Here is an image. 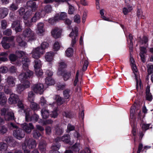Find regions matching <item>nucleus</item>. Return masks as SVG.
<instances>
[{
  "instance_id": "39448f33",
  "label": "nucleus",
  "mask_w": 153,
  "mask_h": 153,
  "mask_svg": "<svg viewBox=\"0 0 153 153\" xmlns=\"http://www.w3.org/2000/svg\"><path fill=\"white\" fill-rule=\"evenodd\" d=\"M13 135L17 139L20 140L24 137L25 134L22 129L18 128L13 131Z\"/></svg>"
},
{
  "instance_id": "603ef678",
  "label": "nucleus",
  "mask_w": 153,
  "mask_h": 153,
  "mask_svg": "<svg viewBox=\"0 0 153 153\" xmlns=\"http://www.w3.org/2000/svg\"><path fill=\"white\" fill-rule=\"evenodd\" d=\"M9 16L11 21L16 20L17 17V16L15 14V13L14 12H10Z\"/></svg>"
},
{
  "instance_id": "6ab92c4d",
  "label": "nucleus",
  "mask_w": 153,
  "mask_h": 153,
  "mask_svg": "<svg viewBox=\"0 0 153 153\" xmlns=\"http://www.w3.org/2000/svg\"><path fill=\"white\" fill-rule=\"evenodd\" d=\"M60 73L61 74H60L62 75L65 81L68 80L71 75V72L70 71H67L66 70H63L62 72Z\"/></svg>"
},
{
  "instance_id": "a211bd4d",
  "label": "nucleus",
  "mask_w": 153,
  "mask_h": 153,
  "mask_svg": "<svg viewBox=\"0 0 153 153\" xmlns=\"http://www.w3.org/2000/svg\"><path fill=\"white\" fill-rule=\"evenodd\" d=\"M65 99L59 95H56L55 96V100L57 105L58 106H60L63 104L65 102Z\"/></svg>"
},
{
  "instance_id": "5701e85b",
  "label": "nucleus",
  "mask_w": 153,
  "mask_h": 153,
  "mask_svg": "<svg viewBox=\"0 0 153 153\" xmlns=\"http://www.w3.org/2000/svg\"><path fill=\"white\" fill-rule=\"evenodd\" d=\"M7 98L5 96L4 93L1 92H0V104L1 105H4L6 103Z\"/></svg>"
},
{
  "instance_id": "3c124183",
  "label": "nucleus",
  "mask_w": 153,
  "mask_h": 153,
  "mask_svg": "<svg viewBox=\"0 0 153 153\" xmlns=\"http://www.w3.org/2000/svg\"><path fill=\"white\" fill-rule=\"evenodd\" d=\"M147 71L148 74H149L153 73V65L148 64L147 65Z\"/></svg>"
},
{
  "instance_id": "6e6552de",
  "label": "nucleus",
  "mask_w": 153,
  "mask_h": 153,
  "mask_svg": "<svg viewBox=\"0 0 153 153\" xmlns=\"http://www.w3.org/2000/svg\"><path fill=\"white\" fill-rule=\"evenodd\" d=\"M21 127L27 133L31 132L32 130L34 128L33 126L31 123H30L28 124L24 123L21 124Z\"/></svg>"
},
{
  "instance_id": "473e14b6",
  "label": "nucleus",
  "mask_w": 153,
  "mask_h": 153,
  "mask_svg": "<svg viewBox=\"0 0 153 153\" xmlns=\"http://www.w3.org/2000/svg\"><path fill=\"white\" fill-rule=\"evenodd\" d=\"M45 83L48 85H52L54 84L55 81L52 77H47L45 79Z\"/></svg>"
},
{
  "instance_id": "a19ab883",
  "label": "nucleus",
  "mask_w": 153,
  "mask_h": 153,
  "mask_svg": "<svg viewBox=\"0 0 153 153\" xmlns=\"http://www.w3.org/2000/svg\"><path fill=\"white\" fill-rule=\"evenodd\" d=\"M30 107L33 110L35 111L39 108V105L33 101L30 102Z\"/></svg>"
},
{
  "instance_id": "13d9d810",
  "label": "nucleus",
  "mask_w": 153,
  "mask_h": 153,
  "mask_svg": "<svg viewBox=\"0 0 153 153\" xmlns=\"http://www.w3.org/2000/svg\"><path fill=\"white\" fill-rule=\"evenodd\" d=\"M35 70V73L36 75L38 76H42L43 74L42 71L40 69L38 68Z\"/></svg>"
},
{
  "instance_id": "4d7b16f0",
  "label": "nucleus",
  "mask_w": 153,
  "mask_h": 153,
  "mask_svg": "<svg viewBox=\"0 0 153 153\" xmlns=\"http://www.w3.org/2000/svg\"><path fill=\"white\" fill-rule=\"evenodd\" d=\"M4 140L7 143L10 144L11 143H13L14 140L12 137H6Z\"/></svg>"
},
{
  "instance_id": "7c9ffc66",
  "label": "nucleus",
  "mask_w": 153,
  "mask_h": 153,
  "mask_svg": "<svg viewBox=\"0 0 153 153\" xmlns=\"http://www.w3.org/2000/svg\"><path fill=\"white\" fill-rule=\"evenodd\" d=\"M25 89V88L23 85L20 84L16 85V91L17 93L21 94Z\"/></svg>"
},
{
  "instance_id": "09e8293b",
  "label": "nucleus",
  "mask_w": 153,
  "mask_h": 153,
  "mask_svg": "<svg viewBox=\"0 0 153 153\" xmlns=\"http://www.w3.org/2000/svg\"><path fill=\"white\" fill-rule=\"evenodd\" d=\"M73 53V51L71 48H68L66 51V55L68 57L72 56Z\"/></svg>"
},
{
  "instance_id": "79ce46f5",
  "label": "nucleus",
  "mask_w": 153,
  "mask_h": 153,
  "mask_svg": "<svg viewBox=\"0 0 153 153\" xmlns=\"http://www.w3.org/2000/svg\"><path fill=\"white\" fill-rule=\"evenodd\" d=\"M57 18V16L55 15L53 18L49 19V23L52 25H54L56 22L58 21Z\"/></svg>"
},
{
  "instance_id": "2f4dec72",
  "label": "nucleus",
  "mask_w": 153,
  "mask_h": 153,
  "mask_svg": "<svg viewBox=\"0 0 153 153\" xmlns=\"http://www.w3.org/2000/svg\"><path fill=\"white\" fill-rule=\"evenodd\" d=\"M127 7H124L122 9V11L124 15H127L128 13L130 12L133 9L132 7L130 6H127Z\"/></svg>"
},
{
  "instance_id": "412c9836",
  "label": "nucleus",
  "mask_w": 153,
  "mask_h": 153,
  "mask_svg": "<svg viewBox=\"0 0 153 153\" xmlns=\"http://www.w3.org/2000/svg\"><path fill=\"white\" fill-rule=\"evenodd\" d=\"M8 10L5 8H0V19H3L8 14Z\"/></svg>"
},
{
  "instance_id": "8fccbe9b",
  "label": "nucleus",
  "mask_w": 153,
  "mask_h": 153,
  "mask_svg": "<svg viewBox=\"0 0 153 153\" xmlns=\"http://www.w3.org/2000/svg\"><path fill=\"white\" fill-rule=\"evenodd\" d=\"M9 8L10 10L13 11L16 10L18 9V5L13 3L9 7Z\"/></svg>"
},
{
  "instance_id": "bb28decb",
  "label": "nucleus",
  "mask_w": 153,
  "mask_h": 153,
  "mask_svg": "<svg viewBox=\"0 0 153 153\" xmlns=\"http://www.w3.org/2000/svg\"><path fill=\"white\" fill-rule=\"evenodd\" d=\"M63 94L65 99H68L71 94V90L69 88H67L64 90L63 91Z\"/></svg>"
},
{
  "instance_id": "f257e3e1",
  "label": "nucleus",
  "mask_w": 153,
  "mask_h": 153,
  "mask_svg": "<svg viewBox=\"0 0 153 153\" xmlns=\"http://www.w3.org/2000/svg\"><path fill=\"white\" fill-rule=\"evenodd\" d=\"M24 70L25 71L26 70V71L25 72H22L19 76V78L21 82L30 78L33 75V72L28 70V69Z\"/></svg>"
},
{
  "instance_id": "e433bc0d",
  "label": "nucleus",
  "mask_w": 153,
  "mask_h": 153,
  "mask_svg": "<svg viewBox=\"0 0 153 153\" xmlns=\"http://www.w3.org/2000/svg\"><path fill=\"white\" fill-rule=\"evenodd\" d=\"M10 87L7 85H5L4 87V92L7 94H10V95L13 93L12 92V89L10 88Z\"/></svg>"
},
{
  "instance_id": "dca6fc26",
  "label": "nucleus",
  "mask_w": 153,
  "mask_h": 153,
  "mask_svg": "<svg viewBox=\"0 0 153 153\" xmlns=\"http://www.w3.org/2000/svg\"><path fill=\"white\" fill-rule=\"evenodd\" d=\"M22 23V22L19 20L14 21L12 24L11 27L14 29H23Z\"/></svg>"
},
{
  "instance_id": "7ed1b4c3",
  "label": "nucleus",
  "mask_w": 153,
  "mask_h": 153,
  "mask_svg": "<svg viewBox=\"0 0 153 153\" xmlns=\"http://www.w3.org/2000/svg\"><path fill=\"white\" fill-rule=\"evenodd\" d=\"M22 145H25L30 149L35 148L36 146V140L32 138H27L26 139L25 143Z\"/></svg>"
},
{
  "instance_id": "20e7f679",
  "label": "nucleus",
  "mask_w": 153,
  "mask_h": 153,
  "mask_svg": "<svg viewBox=\"0 0 153 153\" xmlns=\"http://www.w3.org/2000/svg\"><path fill=\"white\" fill-rule=\"evenodd\" d=\"M44 53V51L41 50L40 47H38L34 49L31 53L33 58L37 59L39 58L41 55Z\"/></svg>"
},
{
  "instance_id": "de8ad7c7",
  "label": "nucleus",
  "mask_w": 153,
  "mask_h": 153,
  "mask_svg": "<svg viewBox=\"0 0 153 153\" xmlns=\"http://www.w3.org/2000/svg\"><path fill=\"white\" fill-rule=\"evenodd\" d=\"M135 76L136 80V88L137 90H138V84L139 85L140 88V89H141L142 88V83L141 82V80L140 79L139 80L137 79V76L136 74H135Z\"/></svg>"
},
{
  "instance_id": "c03bdc74",
  "label": "nucleus",
  "mask_w": 153,
  "mask_h": 153,
  "mask_svg": "<svg viewBox=\"0 0 153 153\" xmlns=\"http://www.w3.org/2000/svg\"><path fill=\"white\" fill-rule=\"evenodd\" d=\"M61 140L65 143H68L70 141L69 135H64L62 137Z\"/></svg>"
},
{
  "instance_id": "0e129e2a",
  "label": "nucleus",
  "mask_w": 153,
  "mask_h": 153,
  "mask_svg": "<svg viewBox=\"0 0 153 153\" xmlns=\"http://www.w3.org/2000/svg\"><path fill=\"white\" fill-rule=\"evenodd\" d=\"M84 64L82 67V71H85L87 69L88 64V61L86 60H84Z\"/></svg>"
},
{
  "instance_id": "ddd939ff",
  "label": "nucleus",
  "mask_w": 153,
  "mask_h": 153,
  "mask_svg": "<svg viewBox=\"0 0 153 153\" xmlns=\"http://www.w3.org/2000/svg\"><path fill=\"white\" fill-rule=\"evenodd\" d=\"M78 35V30L77 29H72V31L69 35V36L71 37H74V38H72V45L73 46V45L76 43L77 40V37Z\"/></svg>"
},
{
  "instance_id": "5fc2aeb1",
  "label": "nucleus",
  "mask_w": 153,
  "mask_h": 153,
  "mask_svg": "<svg viewBox=\"0 0 153 153\" xmlns=\"http://www.w3.org/2000/svg\"><path fill=\"white\" fill-rule=\"evenodd\" d=\"M66 86L65 84H62L60 83H58L57 84V89L58 90H63L65 88Z\"/></svg>"
},
{
  "instance_id": "680f3d73",
  "label": "nucleus",
  "mask_w": 153,
  "mask_h": 153,
  "mask_svg": "<svg viewBox=\"0 0 153 153\" xmlns=\"http://www.w3.org/2000/svg\"><path fill=\"white\" fill-rule=\"evenodd\" d=\"M44 9L45 11L47 13L50 12L52 10L51 6L50 4L47 5L45 7Z\"/></svg>"
},
{
  "instance_id": "bf43d9fd",
  "label": "nucleus",
  "mask_w": 153,
  "mask_h": 153,
  "mask_svg": "<svg viewBox=\"0 0 153 153\" xmlns=\"http://www.w3.org/2000/svg\"><path fill=\"white\" fill-rule=\"evenodd\" d=\"M74 22L78 24L80 23V16L78 15H75L74 17Z\"/></svg>"
},
{
  "instance_id": "864d4df0",
  "label": "nucleus",
  "mask_w": 153,
  "mask_h": 153,
  "mask_svg": "<svg viewBox=\"0 0 153 153\" xmlns=\"http://www.w3.org/2000/svg\"><path fill=\"white\" fill-rule=\"evenodd\" d=\"M68 4L69 5V9L68 10V13L69 14H72L74 13V7L69 3L67 2Z\"/></svg>"
},
{
  "instance_id": "72a5a7b5",
  "label": "nucleus",
  "mask_w": 153,
  "mask_h": 153,
  "mask_svg": "<svg viewBox=\"0 0 153 153\" xmlns=\"http://www.w3.org/2000/svg\"><path fill=\"white\" fill-rule=\"evenodd\" d=\"M70 0H45L44 2L45 3L47 4L52 3L54 1L58 4H60L61 3H63L64 2H67Z\"/></svg>"
},
{
  "instance_id": "cd10ccee",
  "label": "nucleus",
  "mask_w": 153,
  "mask_h": 153,
  "mask_svg": "<svg viewBox=\"0 0 153 153\" xmlns=\"http://www.w3.org/2000/svg\"><path fill=\"white\" fill-rule=\"evenodd\" d=\"M56 15L57 16V18L58 21L59 20H62L67 17V13L64 12H61L60 14L57 13Z\"/></svg>"
},
{
  "instance_id": "4be33fe9",
  "label": "nucleus",
  "mask_w": 153,
  "mask_h": 153,
  "mask_svg": "<svg viewBox=\"0 0 153 153\" xmlns=\"http://www.w3.org/2000/svg\"><path fill=\"white\" fill-rule=\"evenodd\" d=\"M30 62V59L26 56L24 57L22 59V62L23 64V69H28V63L29 62Z\"/></svg>"
},
{
  "instance_id": "37998d69",
  "label": "nucleus",
  "mask_w": 153,
  "mask_h": 153,
  "mask_svg": "<svg viewBox=\"0 0 153 153\" xmlns=\"http://www.w3.org/2000/svg\"><path fill=\"white\" fill-rule=\"evenodd\" d=\"M39 118L38 115L36 114H34L30 117V121H32L34 122H36L38 121Z\"/></svg>"
},
{
  "instance_id": "aec40b11",
  "label": "nucleus",
  "mask_w": 153,
  "mask_h": 153,
  "mask_svg": "<svg viewBox=\"0 0 153 153\" xmlns=\"http://www.w3.org/2000/svg\"><path fill=\"white\" fill-rule=\"evenodd\" d=\"M61 33V31L60 29H53L51 32L52 36L55 39L60 37Z\"/></svg>"
},
{
  "instance_id": "a18cd8bd",
  "label": "nucleus",
  "mask_w": 153,
  "mask_h": 153,
  "mask_svg": "<svg viewBox=\"0 0 153 153\" xmlns=\"http://www.w3.org/2000/svg\"><path fill=\"white\" fill-rule=\"evenodd\" d=\"M56 133L58 135H60L63 133V130L59 127L58 125H56L55 127Z\"/></svg>"
},
{
  "instance_id": "9d476101",
  "label": "nucleus",
  "mask_w": 153,
  "mask_h": 153,
  "mask_svg": "<svg viewBox=\"0 0 153 153\" xmlns=\"http://www.w3.org/2000/svg\"><path fill=\"white\" fill-rule=\"evenodd\" d=\"M18 12L20 16H22L24 15L23 17L25 20H27L29 16L30 15V13L28 12L27 11L25 12V9L23 7H21L17 11V12Z\"/></svg>"
},
{
  "instance_id": "c756f323",
  "label": "nucleus",
  "mask_w": 153,
  "mask_h": 153,
  "mask_svg": "<svg viewBox=\"0 0 153 153\" xmlns=\"http://www.w3.org/2000/svg\"><path fill=\"white\" fill-rule=\"evenodd\" d=\"M6 38H3V40L1 42L2 46L5 49H7L10 47V45L9 42L7 41Z\"/></svg>"
},
{
  "instance_id": "ea45409f",
  "label": "nucleus",
  "mask_w": 153,
  "mask_h": 153,
  "mask_svg": "<svg viewBox=\"0 0 153 153\" xmlns=\"http://www.w3.org/2000/svg\"><path fill=\"white\" fill-rule=\"evenodd\" d=\"M32 134L33 137L36 139H38L41 135L39 132L36 129L34 130L33 131Z\"/></svg>"
},
{
  "instance_id": "f704fd0d",
  "label": "nucleus",
  "mask_w": 153,
  "mask_h": 153,
  "mask_svg": "<svg viewBox=\"0 0 153 153\" xmlns=\"http://www.w3.org/2000/svg\"><path fill=\"white\" fill-rule=\"evenodd\" d=\"M16 41L19 45L21 46L24 47L26 44V43L23 41L20 36H18L17 37Z\"/></svg>"
},
{
  "instance_id": "b1692460",
  "label": "nucleus",
  "mask_w": 153,
  "mask_h": 153,
  "mask_svg": "<svg viewBox=\"0 0 153 153\" xmlns=\"http://www.w3.org/2000/svg\"><path fill=\"white\" fill-rule=\"evenodd\" d=\"M54 56V53L53 52H48L45 55V59L47 61L51 62L53 60Z\"/></svg>"
},
{
  "instance_id": "338daca9",
  "label": "nucleus",
  "mask_w": 153,
  "mask_h": 153,
  "mask_svg": "<svg viewBox=\"0 0 153 153\" xmlns=\"http://www.w3.org/2000/svg\"><path fill=\"white\" fill-rule=\"evenodd\" d=\"M60 47L59 43L57 42H56L54 44L53 48L55 51H58Z\"/></svg>"
},
{
  "instance_id": "1a4fd4ad",
  "label": "nucleus",
  "mask_w": 153,
  "mask_h": 153,
  "mask_svg": "<svg viewBox=\"0 0 153 153\" xmlns=\"http://www.w3.org/2000/svg\"><path fill=\"white\" fill-rule=\"evenodd\" d=\"M6 80L7 85L9 86L10 87H13L15 86L16 78L14 77L11 76H9L7 78Z\"/></svg>"
},
{
  "instance_id": "423d86ee",
  "label": "nucleus",
  "mask_w": 153,
  "mask_h": 153,
  "mask_svg": "<svg viewBox=\"0 0 153 153\" xmlns=\"http://www.w3.org/2000/svg\"><path fill=\"white\" fill-rule=\"evenodd\" d=\"M32 89L34 92L42 94L44 91V86L42 84H36L33 85Z\"/></svg>"
},
{
  "instance_id": "c85d7f7f",
  "label": "nucleus",
  "mask_w": 153,
  "mask_h": 153,
  "mask_svg": "<svg viewBox=\"0 0 153 153\" xmlns=\"http://www.w3.org/2000/svg\"><path fill=\"white\" fill-rule=\"evenodd\" d=\"M59 64L58 73L60 74H61L60 72H62L63 70H65L64 69L67 67V65L64 62H61L59 63Z\"/></svg>"
},
{
  "instance_id": "6e6d98bb",
  "label": "nucleus",
  "mask_w": 153,
  "mask_h": 153,
  "mask_svg": "<svg viewBox=\"0 0 153 153\" xmlns=\"http://www.w3.org/2000/svg\"><path fill=\"white\" fill-rule=\"evenodd\" d=\"M143 12L142 10L140 9H138L137 11V16L139 18H141L144 19V16L142 15Z\"/></svg>"
},
{
  "instance_id": "393cba45",
  "label": "nucleus",
  "mask_w": 153,
  "mask_h": 153,
  "mask_svg": "<svg viewBox=\"0 0 153 153\" xmlns=\"http://www.w3.org/2000/svg\"><path fill=\"white\" fill-rule=\"evenodd\" d=\"M4 118L5 120L7 121L14 120V114L12 112H8L7 114L5 115Z\"/></svg>"
},
{
  "instance_id": "c9c22d12",
  "label": "nucleus",
  "mask_w": 153,
  "mask_h": 153,
  "mask_svg": "<svg viewBox=\"0 0 153 153\" xmlns=\"http://www.w3.org/2000/svg\"><path fill=\"white\" fill-rule=\"evenodd\" d=\"M34 67L35 69L40 68L41 66V61L38 59H36L34 61Z\"/></svg>"
},
{
  "instance_id": "f8f14e48",
  "label": "nucleus",
  "mask_w": 153,
  "mask_h": 153,
  "mask_svg": "<svg viewBox=\"0 0 153 153\" xmlns=\"http://www.w3.org/2000/svg\"><path fill=\"white\" fill-rule=\"evenodd\" d=\"M35 1L29 0L27 2V6L28 8H30L32 12L35 11L37 6Z\"/></svg>"
},
{
  "instance_id": "4c0bfd02",
  "label": "nucleus",
  "mask_w": 153,
  "mask_h": 153,
  "mask_svg": "<svg viewBox=\"0 0 153 153\" xmlns=\"http://www.w3.org/2000/svg\"><path fill=\"white\" fill-rule=\"evenodd\" d=\"M7 145L4 143L1 142L0 143V150L1 152H4L7 149Z\"/></svg>"
},
{
  "instance_id": "f3484780",
  "label": "nucleus",
  "mask_w": 153,
  "mask_h": 153,
  "mask_svg": "<svg viewBox=\"0 0 153 153\" xmlns=\"http://www.w3.org/2000/svg\"><path fill=\"white\" fill-rule=\"evenodd\" d=\"M135 107L134 106L131 107L130 110V115L131 117L132 118H133L134 115L137 114L139 116L140 115L141 111L140 110L137 109L136 110H135Z\"/></svg>"
},
{
  "instance_id": "9b49d317",
  "label": "nucleus",
  "mask_w": 153,
  "mask_h": 153,
  "mask_svg": "<svg viewBox=\"0 0 153 153\" xmlns=\"http://www.w3.org/2000/svg\"><path fill=\"white\" fill-rule=\"evenodd\" d=\"M19 100L18 96L15 94L12 93L10 95L8 100V102L11 104H15Z\"/></svg>"
},
{
  "instance_id": "774afa93",
  "label": "nucleus",
  "mask_w": 153,
  "mask_h": 153,
  "mask_svg": "<svg viewBox=\"0 0 153 153\" xmlns=\"http://www.w3.org/2000/svg\"><path fill=\"white\" fill-rule=\"evenodd\" d=\"M8 71V69L6 67H1L0 68V73H5Z\"/></svg>"
},
{
  "instance_id": "2eb2a0df",
  "label": "nucleus",
  "mask_w": 153,
  "mask_h": 153,
  "mask_svg": "<svg viewBox=\"0 0 153 153\" xmlns=\"http://www.w3.org/2000/svg\"><path fill=\"white\" fill-rule=\"evenodd\" d=\"M47 145V144L45 141H41L39 145V150L43 153H45L46 151Z\"/></svg>"
},
{
  "instance_id": "4468645a",
  "label": "nucleus",
  "mask_w": 153,
  "mask_h": 153,
  "mask_svg": "<svg viewBox=\"0 0 153 153\" xmlns=\"http://www.w3.org/2000/svg\"><path fill=\"white\" fill-rule=\"evenodd\" d=\"M43 12L42 11L36 12L34 16L31 18L30 21L32 23L36 22L37 20L44 16L45 15L44 14H42Z\"/></svg>"
},
{
  "instance_id": "69168bd1",
  "label": "nucleus",
  "mask_w": 153,
  "mask_h": 153,
  "mask_svg": "<svg viewBox=\"0 0 153 153\" xmlns=\"http://www.w3.org/2000/svg\"><path fill=\"white\" fill-rule=\"evenodd\" d=\"M9 57L10 60L13 62L15 61L17 59V56L14 54H10Z\"/></svg>"
},
{
  "instance_id": "052dcab7",
  "label": "nucleus",
  "mask_w": 153,
  "mask_h": 153,
  "mask_svg": "<svg viewBox=\"0 0 153 153\" xmlns=\"http://www.w3.org/2000/svg\"><path fill=\"white\" fill-rule=\"evenodd\" d=\"M48 44L46 42H43L42 43L41 45V50L43 51L45 48H47L48 47Z\"/></svg>"
},
{
  "instance_id": "0eeeda50",
  "label": "nucleus",
  "mask_w": 153,
  "mask_h": 153,
  "mask_svg": "<svg viewBox=\"0 0 153 153\" xmlns=\"http://www.w3.org/2000/svg\"><path fill=\"white\" fill-rule=\"evenodd\" d=\"M56 103L55 102H53L49 105V106L53 108V110L51 112L50 114V116L52 118H56L58 115V113L57 112L58 109L57 106H56Z\"/></svg>"
},
{
  "instance_id": "49530a36",
  "label": "nucleus",
  "mask_w": 153,
  "mask_h": 153,
  "mask_svg": "<svg viewBox=\"0 0 153 153\" xmlns=\"http://www.w3.org/2000/svg\"><path fill=\"white\" fill-rule=\"evenodd\" d=\"M8 130L7 128L4 126H0V133L2 134H4L6 133Z\"/></svg>"
},
{
  "instance_id": "58836bf2",
  "label": "nucleus",
  "mask_w": 153,
  "mask_h": 153,
  "mask_svg": "<svg viewBox=\"0 0 153 153\" xmlns=\"http://www.w3.org/2000/svg\"><path fill=\"white\" fill-rule=\"evenodd\" d=\"M28 100L30 102L33 101L34 99V94L32 91H30L28 93Z\"/></svg>"
},
{
  "instance_id": "e2e57ef3",
  "label": "nucleus",
  "mask_w": 153,
  "mask_h": 153,
  "mask_svg": "<svg viewBox=\"0 0 153 153\" xmlns=\"http://www.w3.org/2000/svg\"><path fill=\"white\" fill-rule=\"evenodd\" d=\"M60 145L59 144H54L51 147V149L53 150H55L58 151L60 147Z\"/></svg>"
},
{
  "instance_id": "f03ea898",
  "label": "nucleus",
  "mask_w": 153,
  "mask_h": 153,
  "mask_svg": "<svg viewBox=\"0 0 153 153\" xmlns=\"http://www.w3.org/2000/svg\"><path fill=\"white\" fill-rule=\"evenodd\" d=\"M23 34L28 41H33L36 39L34 33L31 29H25L23 31Z\"/></svg>"
},
{
  "instance_id": "a878e982",
  "label": "nucleus",
  "mask_w": 153,
  "mask_h": 153,
  "mask_svg": "<svg viewBox=\"0 0 153 153\" xmlns=\"http://www.w3.org/2000/svg\"><path fill=\"white\" fill-rule=\"evenodd\" d=\"M41 113L42 116L44 119L47 118L49 115V111L45 108H43L41 110Z\"/></svg>"
}]
</instances>
